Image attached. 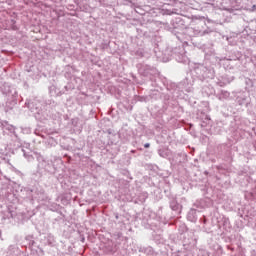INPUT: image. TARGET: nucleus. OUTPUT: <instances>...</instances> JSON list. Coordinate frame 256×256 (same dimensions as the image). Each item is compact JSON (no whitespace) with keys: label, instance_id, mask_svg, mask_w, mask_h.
Segmentation results:
<instances>
[{"label":"nucleus","instance_id":"nucleus-1","mask_svg":"<svg viewBox=\"0 0 256 256\" xmlns=\"http://www.w3.org/2000/svg\"><path fill=\"white\" fill-rule=\"evenodd\" d=\"M144 147H145V149H149L151 147V144L146 143V144H144Z\"/></svg>","mask_w":256,"mask_h":256}]
</instances>
